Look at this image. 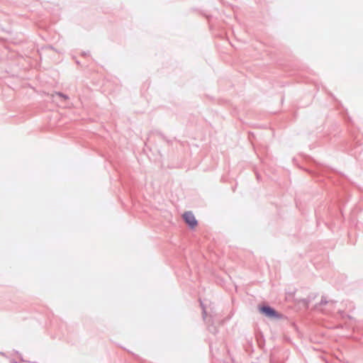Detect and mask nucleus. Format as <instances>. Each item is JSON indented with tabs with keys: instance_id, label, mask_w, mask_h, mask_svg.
<instances>
[{
	"instance_id": "f257e3e1",
	"label": "nucleus",
	"mask_w": 363,
	"mask_h": 363,
	"mask_svg": "<svg viewBox=\"0 0 363 363\" xmlns=\"http://www.w3.org/2000/svg\"><path fill=\"white\" fill-rule=\"evenodd\" d=\"M259 311L262 314H264L265 316L270 318H279L278 313L272 307L268 306H264L262 307H259Z\"/></svg>"
},
{
	"instance_id": "f03ea898",
	"label": "nucleus",
	"mask_w": 363,
	"mask_h": 363,
	"mask_svg": "<svg viewBox=\"0 0 363 363\" xmlns=\"http://www.w3.org/2000/svg\"><path fill=\"white\" fill-rule=\"evenodd\" d=\"M184 218L186 223L191 227L197 225V221L194 214L191 212L185 213L184 214Z\"/></svg>"
},
{
	"instance_id": "7ed1b4c3",
	"label": "nucleus",
	"mask_w": 363,
	"mask_h": 363,
	"mask_svg": "<svg viewBox=\"0 0 363 363\" xmlns=\"http://www.w3.org/2000/svg\"><path fill=\"white\" fill-rule=\"evenodd\" d=\"M201 308L203 309V318L205 320L206 319V308H205V307H204V306L203 305L202 303H201Z\"/></svg>"
},
{
	"instance_id": "20e7f679",
	"label": "nucleus",
	"mask_w": 363,
	"mask_h": 363,
	"mask_svg": "<svg viewBox=\"0 0 363 363\" xmlns=\"http://www.w3.org/2000/svg\"><path fill=\"white\" fill-rule=\"evenodd\" d=\"M56 95H57V96H59L60 98H61V99H64L65 101H66V100L67 99V96H63L62 94H60V93L56 94Z\"/></svg>"
},
{
	"instance_id": "39448f33",
	"label": "nucleus",
	"mask_w": 363,
	"mask_h": 363,
	"mask_svg": "<svg viewBox=\"0 0 363 363\" xmlns=\"http://www.w3.org/2000/svg\"><path fill=\"white\" fill-rule=\"evenodd\" d=\"M328 303V302H327L325 299L322 298V299H321V301H320V305H323V304H325V303Z\"/></svg>"
}]
</instances>
